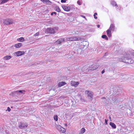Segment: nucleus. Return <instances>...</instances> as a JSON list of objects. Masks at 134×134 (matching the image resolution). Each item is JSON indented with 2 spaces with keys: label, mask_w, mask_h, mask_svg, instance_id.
<instances>
[{
  "label": "nucleus",
  "mask_w": 134,
  "mask_h": 134,
  "mask_svg": "<svg viewBox=\"0 0 134 134\" xmlns=\"http://www.w3.org/2000/svg\"><path fill=\"white\" fill-rule=\"evenodd\" d=\"M80 32L78 31H73L71 32H70V34H75L76 35H79L80 34Z\"/></svg>",
  "instance_id": "13"
},
{
  "label": "nucleus",
  "mask_w": 134,
  "mask_h": 134,
  "mask_svg": "<svg viewBox=\"0 0 134 134\" xmlns=\"http://www.w3.org/2000/svg\"><path fill=\"white\" fill-rule=\"evenodd\" d=\"M62 7L63 9L65 11L67 12L69 11L70 9V7L69 6H66L65 5H63Z\"/></svg>",
  "instance_id": "12"
},
{
  "label": "nucleus",
  "mask_w": 134,
  "mask_h": 134,
  "mask_svg": "<svg viewBox=\"0 0 134 134\" xmlns=\"http://www.w3.org/2000/svg\"><path fill=\"white\" fill-rule=\"evenodd\" d=\"M54 119L56 121H57L58 120V116L57 115H55L54 116Z\"/></svg>",
  "instance_id": "29"
},
{
  "label": "nucleus",
  "mask_w": 134,
  "mask_h": 134,
  "mask_svg": "<svg viewBox=\"0 0 134 134\" xmlns=\"http://www.w3.org/2000/svg\"><path fill=\"white\" fill-rule=\"evenodd\" d=\"M12 107H11V108H12Z\"/></svg>",
  "instance_id": "46"
},
{
  "label": "nucleus",
  "mask_w": 134,
  "mask_h": 134,
  "mask_svg": "<svg viewBox=\"0 0 134 134\" xmlns=\"http://www.w3.org/2000/svg\"><path fill=\"white\" fill-rule=\"evenodd\" d=\"M105 124H107L108 120H107L106 119H105Z\"/></svg>",
  "instance_id": "38"
},
{
  "label": "nucleus",
  "mask_w": 134,
  "mask_h": 134,
  "mask_svg": "<svg viewBox=\"0 0 134 134\" xmlns=\"http://www.w3.org/2000/svg\"><path fill=\"white\" fill-rule=\"evenodd\" d=\"M131 53L134 56V51H132Z\"/></svg>",
  "instance_id": "36"
},
{
  "label": "nucleus",
  "mask_w": 134,
  "mask_h": 134,
  "mask_svg": "<svg viewBox=\"0 0 134 134\" xmlns=\"http://www.w3.org/2000/svg\"><path fill=\"white\" fill-rule=\"evenodd\" d=\"M55 14V15H56L57 14V13L56 12H52V13H51V15H52L53 14Z\"/></svg>",
  "instance_id": "33"
},
{
  "label": "nucleus",
  "mask_w": 134,
  "mask_h": 134,
  "mask_svg": "<svg viewBox=\"0 0 134 134\" xmlns=\"http://www.w3.org/2000/svg\"><path fill=\"white\" fill-rule=\"evenodd\" d=\"M99 67V66L97 65L96 64H94L91 65L88 68H86V66H84L82 68V72H84V73L88 72L89 70H93L97 69Z\"/></svg>",
  "instance_id": "1"
},
{
  "label": "nucleus",
  "mask_w": 134,
  "mask_h": 134,
  "mask_svg": "<svg viewBox=\"0 0 134 134\" xmlns=\"http://www.w3.org/2000/svg\"><path fill=\"white\" fill-rule=\"evenodd\" d=\"M39 35V32H37L36 34H34V36H38Z\"/></svg>",
  "instance_id": "31"
},
{
  "label": "nucleus",
  "mask_w": 134,
  "mask_h": 134,
  "mask_svg": "<svg viewBox=\"0 0 134 134\" xmlns=\"http://www.w3.org/2000/svg\"><path fill=\"white\" fill-rule=\"evenodd\" d=\"M111 4L113 6H118L117 5V4H116V2H115L114 1H111Z\"/></svg>",
  "instance_id": "24"
},
{
  "label": "nucleus",
  "mask_w": 134,
  "mask_h": 134,
  "mask_svg": "<svg viewBox=\"0 0 134 134\" xmlns=\"http://www.w3.org/2000/svg\"><path fill=\"white\" fill-rule=\"evenodd\" d=\"M61 2L62 3H65L66 2L64 0H61Z\"/></svg>",
  "instance_id": "34"
},
{
  "label": "nucleus",
  "mask_w": 134,
  "mask_h": 134,
  "mask_svg": "<svg viewBox=\"0 0 134 134\" xmlns=\"http://www.w3.org/2000/svg\"><path fill=\"white\" fill-rule=\"evenodd\" d=\"M102 37L103 38H105L106 40H108V38L106 35H103L102 36Z\"/></svg>",
  "instance_id": "27"
},
{
  "label": "nucleus",
  "mask_w": 134,
  "mask_h": 134,
  "mask_svg": "<svg viewBox=\"0 0 134 134\" xmlns=\"http://www.w3.org/2000/svg\"><path fill=\"white\" fill-rule=\"evenodd\" d=\"M107 35L109 37H110L111 36V31L108 29L107 31Z\"/></svg>",
  "instance_id": "14"
},
{
  "label": "nucleus",
  "mask_w": 134,
  "mask_h": 134,
  "mask_svg": "<svg viewBox=\"0 0 134 134\" xmlns=\"http://www.w3.org/2000/svg\"><path fill=\"white\" fill-rule=\"evenodd\" d=\"M97 15V14L96 13H95L94 14L93 16H94V19H97V16H96Z\"/></svg>",
  "instance_id": "30"
},
{
  "label": "nucleus",
  "mask_w": 134,
  "mask_h": 134,
  "mask_svg": "<svg viewBox=\"0 0 134 134\" xmlns=\"http://www.w3.org/2000/svg\"><path fill=\"white\" fill-rule=\"evenodd\" d=\"M22 43H19L14 45V46L16 48H19L22 45Z\"/></svg>",
  "instance_id": "18"
},
{
  "label": "nucleus",
  "mask_w": 134,
  "mask_h": 134,
  "mask_svg": "<svg viewBox=\"0 0 134 134\" xmlns=\"http://www.w3.org/2000/svg\"><path fill=\"white\" fill-rule=\"evenodd\" d=\"M109 118H110V119L111 118V117H109Z\"/></svg>",
  "instance_id": "44"
},
{
  "label": "nucleus",
  "mask_w": 134,
  "mask_h": 134,
  "mask_svg": "<svg viewBox=\"0 0 134 134\" xmlns=\"http://www.w3.org/2000/svg\"><path fill=\"white\" fill-rule=\"evenodd\" d=\"M79 84V82H75L74 81H71V85L72 86H74L75 87H76Z\"/></svg>",
  "instance_id": "11"
},
{
  "label": "nucleus",
  "mask_w": 134,
  "mask_h": 134,
  "mask_svg": "<svg viewBox=\"0 0 134 134\" xmlns=\"http://www.w3.org/2000/svg\"><path fill=\"white\" fill-rule=\"evenodd\" d=\"M4 24L8 25L12 24L13 23V20L12 19H7L4 20Z\"/></svg>",
  "instance_id": "6"
},
{
  "label": "nucleus",
  "mask_w": 134,
  "mask_h": 134,
  "mask_svg": "<svg viewBox=\"0 0 134 134\" xmlns=\"http://www.w3.org/2000/svg\"><path fill=\"white\" fill-rule=\"evenodd\" d=\"M81 16L82 17H83V18H86L85 17V16H83V15H81Z\"/></svg>",
  "instance_id": "39"
},
{
  "label": "nucleus",
  "mask_w": 134,
  "mask_h": 134,
  "mask_svg": "<svg viewBox=\"0 0 134 134\" xmlns=\"http://www.w3.org/2000/svg\"><path fill=\"white\" fill-rule=\"evenodd\" d=\"M77 3L79 5H80L81 4V2L80 1H77Z\"/></svg>",
  "instance_id": "32"
},
{
  "label": "nucleus",
  "mask_w": 134,
  "mask_h": 134,
  "mask_svg": "<svg viewBox=\"0 0 134 134\" xmlns=\"http://www.w3.org/2000/svg\"><path fill=\"white\" fill-rule=\"evenodd\" d=\"M64 40H65L64 38H59L55 42V43L56 44H60L62 42H64Z\"/></svg>",
  "instance_id": "9"
},
{
  "label": "nucleus",
  "mask_w": 134,
  "mask_h": 134,
  "mask_svg": "<svg viewBox=\"0 0 134 134\" xmlns=\"http://www.w3.org/2000/svg\"><path fill=\"white\" fill-rule=\"evenodd\" d=\"M64 125H65V126H67V124H65Z\"/></svg>",
  "instance_id": "42"
},
{
  "label": "nucleus",
  "mask_w": 134,
  "mask_h": 134,
  "mask_svg": "<svg viewBox=\"0 0 134 134\" xmlns=\"http://www.w3.org/2000/svg\"><path fill=\"white\" fill-rule=\"evenodd\" d=\"M81 38L79 37H68L66 38V40L68 41H79L81 40Z\"/></svg>",
  "instance_id": "3"
},
{
  "label": "nucleus",
  "mask_w": 134,
  "mask_h": 134,
  "mask_svg": "<svg viewBox=\"0 0 134 134\" xmlns=\"http://www.w3.org/2000/svg\"><path fill=\"white\" fill-rule=\"evenodd\" d=\"M105 71L104 69H103L101 73L102 74H103L104 72Z\"/></svg>",
  "instance_id": "37"
},
{
  "label": "nucleus",
  "mask_w": 134,
  "mask_h": 134,
  "mask_svg": "<svg viewBox=\"0 0 134 134\" xmlns=\"http://www.w3.org/2000/svg\"><path fill=\"white\" fill-rule=\"evenodd\" d=\"M85 94H87L88 97H90V99L92 100L93 97V93L91 91H86L85 92Z\"/></svg>",
  "instance_id": "7"
},
{
  "label": "nucleus",
  "mask_w": 134,
  "mask_h": 134,
  "mask_svg": "<svg viewBox=\"0 0 134 134\" xmlns=\"http://www.w3.org/2000/svg\"><path fill=\"white\" fill-rule=\"evenodd\" d=\"M120 61L129 64L133 63L134 61L131 58L126 57H120L119 58Z\"/></svg>",
  "instance_id": "2"
},
{
  "label": "nucleus",
  "mask_w": 134,
  "mask_h": 134,
  "mask_svg": "<svg viewBox=\"0 0 134 134\" xmlns=\"http://www.w3.org/2000/svg\"><path fill=\"white\" fill-rule=\"evenodd\" d=\"M12 58L10 55H7L3 57L4 59L5 60H8Z\"/></svg>",
  "instance_id": "17"
},
{
  "label": "nucleus",
  "mask_w": 134,
  "mask_h": 134,
  "mask_svg": "<svg viewBox=\"0 0 134 134\" xmlns=\"http://www.w3.org/2000/svg\"><path fill=\"white\" fill-rule=\"evenodd\" d=\"M7 1V0H2V2L1 3V4L4 3Z\"/></svg>",
  "instance_id": "28"
},
{
  "label": "nucleus",
  "mask_w": 134,
  "mask_h": 134,
  "mask_svg": "<svg viewBox=\"0 0 134 134\" xmlns=\"http://www.w3.org/2000/svg\"><path fill=\"white\" fill-rule=\"evenodd\" d=\"M43 2V1H42V0H41Z\"/></svg>",
  "instance_id": "43"
},
{
  "label": "nucleus",
  "mask_w": 134,
  "mask_h": 134,
  "mask_svg": "<svg viewBox=\"0 0 134 134\" xmlns=\"http://www.w3.org/2000/svg\"><path fill=\"white\" fill-rule=\"evenodd\" d=\"M80 49L81 50V49Z\"/></svg>",
  "instance_id": "45"
},
{
  "label": "nucleus",
  "mask_w": 134,
  "mask_h": 134,
  "mask_svg": "<svg viewBox=\"0 0 134 134\" xmlns=\"http://www.w3.org/2000/svg\"><path fill=\"white\" fill-rule=\"evenodd\" d=\"M25 91L24 90H20L19 91H16L14 92V93H17L18 94V92H20L21 93H23V92H25Z\"/></svg>",
  "instance_id": "22"
},
{
  "label": "nucleus",
  "mask_w": 134,
  "mask_h": 134,
  "mask_svg": "<svg viewBox=\"0 0 134 134\" xmlns=\"http://www.w3.org/2000/svg\"><path fill=\"white\" fill-rule=\"evenodd\" d=\"M56 127L57 129L60 132L64 133L65 132V129L59 125H56Z\"/></svg>",
  "instance_id": "4"
},
{
  "label": "nucleus",
  "mask_w": 134,
  "mask_h": 134,
  "mask_svg": "<svg viewBox=\"0 0 134 134\" xmlns=\"http://www.w3.org/2000/svg\"><path fill=\"white\" fill-rule=\"evenodd\" d=\"M97 26L98 28H99L100 26L99 25H97Z\"/></svg>",
  "instance_id": "40"
},
{
  "label": "nucleus",
  "mask_w": 134,
  "mask_h": 134,
  "mask_svg": "<svg viewBox=\"0 0 134 134\" xmlns=\"http://www.w3.org/2000/svg\"><path fill=\"white\" fill-rule=\"evenodd\" d=\"M55 9L56 11L58 12H60V10L58 6L55 7Z\"/></svg>",
  "instance_id": "26"
},
{
  "label": "nucleus",
  "mask_w": 134,
  "mask_h": 134,
  "mask_svg": "<svg viewBox=\"0 0 134 134\" xmlns=\"http://www.w3.org/2000/svg\"><path fill=\"white\" fill-rule=\"evenodd\" d=\"M114 25L113 24H112L110 25V27L108 29L111 31L112 30L113 31L114 29Z\"/></svg>",
  "instance_id": "16"
},
{
  "label": "nucleus",
  "mask_w": 134,
  "mask_h": 134,
  "mask_svg": "<svg viewBox=\"0 0 134 134\" xmlns=\"http://www.w3.org/2000/svg\"><path fill=\"white\" fill-rule=\"evenodd\" d=\"M109 125L111 127L114 129H116V128L115 125L112 122H110L109 123Z\"/></svg>",
  "instance_id": "19"
},
{
  "label": "nucleus",
  "mask_w": 134,
  "mask_h": 134,
  "mask_svg": "<svg viewBox=\"0 0 134 134\" xmlns=\"http://www.w3.org/2000/svg\"><path fill=\"white\" fill-rule=\"evenodd\" d=\"M14 54L16 56H21L25 54V52L24 51H19L14 53Z\"/></svg>",
  "instance_id": "8"
},
{
  "label": "nucleus",
  "mask_w": 134,
  "mask_h": 134,
  "mask_svg": "<svg viewBox=\"0 0 134 134\" xmlns=\"http://www.w3.org/2000/svg\"><path fill=\"white\" fill-rule=\"evenodd\" d=\"M43 2L47 4H50L51 3V2L49 0H42Z\"/></svg>",
  "instance_id": "20"
},
{
  "label": "nucleus",
  "mask_w": 134,
  "mask_h": 134,
  "mask_svg": "<svg viewBox=\"0 0 134 134\" xmlns=\"http://www.w3.org/2000/svg\"><path fill=\"white\" fill-rule=\"evenodd\" d=\"M45 32L47 34H54L55 33V31L54 29L50 27L47 28Z\"/></svg>",
  "instance_id": "5"
},
{
  "label": "nucleus",
  "mask_w": 134,
  "mask_h": 134,
  "mask_svg": "<svg viewBox=\"0 0 134 134\" xmlns=\"http://www.w3.org/2000/svg\"><path fill=\"white\" fill-rule=\"evenodd\" d=\"M85 131V129L84 128H82L79 134H82L84 133Z\"/></svg>",
  "instance_id": "25"
},
{
  "label": "nucleus",
  "mask_w": 134,
  "mask_h": 134,
  "mask_svg": "<svg viewBox=\"0 0 134 134\" xmlns=\"http://www.w3.org/2000/svg\"><path fill=\"white\" fill-rule=\"evenodd\" d=\"M7 110L9 112L11 110V109L9 107H8L7 108Z\"/></svg>",
  "instance_id": "35"
},
{
  "label": "nucleus",
  "mask_w": 134,
  "mask_h": 134,
  "mask_svg": "<svg viewBox=\"0 0 134 134\" xmlns=\"http://www.w3.org/2000/svg\"><path fill=\"white\" fill-rule=\"evenodd\" d=\"M17 41L20 42H23L24 41V39L23 37H21L17 39Z\"/></svg>",
  "instance_id": "21"
},
{
  "label": "nucleus",
  "mask_w": 134,
  "mask_h": 134,
  "mask_svg": "<svg viewBox=\"0 0 134 134\" xmlns=\"http://www.w3.org/2000/svg\"><path fill=\"white\" fill-rule=\"evenodd\" d=\"M105 99V98L104 97H103L101 98L102 99Z\"/></svg>",
  "instance_id": "41"
},
{
  "label": "nucleus",
  "mask_w": 134,
  "mask_h": 134,
  "mask_svg": "<svg viewBox=\"0 0 134 134\" xmlns=\"http://www.w3.org/2000/svg\"><path fill=\"white\" fill-rule=\"evenodd\" d=\"M87 44L88 42L86 41L83 42L82 43V45L81 44V46L82 47H83L84 48V47H85L86 46V45Z\"/></svg>",
  "instance_id": "23"
},
{
  "label": "nucleus",
  "mask_w": 134,
  "mask_h": 134,
  "mask_svg": "<svg viewBox=\"0 0 134 134\" xmlns=\"http://www.w3.org/2000/svg\"><path fill=\"white\" fill-rule=\"evenodd\" d=\"M66 83L65 82H59L58 83V85L59 87H61L65 85Z\"/></svg>",
  "instance_id": "15"
},
{
  "label": "nucleus",
  "mask_w": 134,
  "mask_h": 134,
  "mask_svg": "<svg viewBox=\"0 0 134 134\" xmlns=\"http://www.w3.org/2000/svg\"><path fill=\"white\" fill-rule=\"evenodd\" d=\"M27 126L28 125L27 124H21L19 126V127L21 129H23L26 128Z\"/></svg>",
  "instance_id": "10"
}]
</instances>
